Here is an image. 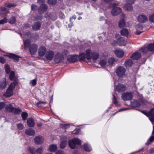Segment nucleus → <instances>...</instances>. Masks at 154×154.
<instances>
[{
  "instance_id": "nucleus-1",
  "label": "nucleus",
  "mask_w": 154,
  "mask_h": 154,
  "mask_svg": "<svg viewBox=\"0 0 154 154\" xmlns=\"http://www.w3.org/2000/svg\"><path fill=\"white\" fill-rule=\"evenodd\" d=\"M86 54L85 53H81L78 56L80 60L84 61L86 58L88 60L92 59L94 62H96V52H92L91 48H88L85 51Z\"/></svg>"
},
{
  "instance_id": "nucleus-2",
  "label": "nucleus",
  "mask_w": 154,
  "mask_h": 154,
  "mask_svg": "<svg viewBox=\"0 0 154 154\" xmlns=\"http://www.w3.org/2000/svg\"><path fill=\"white\" fill-rule=\"evenodd\" d=\"M68 143L71 148L74 149L75 148L76 145H80L81 144V141L78 138H75L69 140Z\"/></svg>"
},
{
  "instance_id": "nucleus-3",
  "label": "nucleus",
  "mask_w": 154,
  "mask_h": 154,
  "mask_svg": "<svg viewBox=\"0 0 154 154\" xmlns=\"http://www.w3.org/2000/svg\"><path fill=\"white\" fill-rule=\"evenodd\" d=\"M154 50V42L152 44H149L146 47H143L140 49V52L143 54H146L148 51H150Z\"/></svg>"
},
{
  "instance_id": "nucleus-4",
  "label": "nucleus",
  "mask_w": 154,
  "mask_h": 154,
  "mask_svg": "<svg viewBox=\"0 0 154 154\" xmlns=\"http://www.w3.org/2000/svg\"><path fill=\"white\" fill-rule=\"evenodd\" d=\"M112 5L113 8L111 11V13L112 15L116 16L118 15L122 12V10L119 7L116 6L118 5L117 4H113Z\"/></svg>"
},
{
  "instance_id": "nucleus-5",
  "label": "nucleus",
  "mask_w": 154,
  "mask_h": 154,
  "mask_svg": "<svg viewBox=\"0 0 154 154\" xmlns=\"http://www.w3.org/2000/svg\"><path fill=\"white\" fill-rule=\"evenodd\" d=\"M64 59L63 55L61 53H57L55 56L54 61L56 63H57L62 62Z\"/></svg>"
},
{
  "instance_id": "nucleus-6",
  "label": "nucleus",
  "mask_w": 154,
  "mask_h": 154,
  "mask_svg": "<svg viewBox=\"0 0 154 154\" xmlns=\"http://www.w3.org/2000/svg\"><path fill=\"white\" fill-rule=\"evenodd\" d=\"M125 69L123 66H119L117 68L116 72L119 77H122L125 75Z\"/></svg>"
},
{
  "instance_id": "nucleus-7",
  "label": "nucleus",
  "mask_w": 154,
  "mask_h": 154,
  "mask_svg": "<svg viewBox=\"0 0 154 154\" xmlns=\"http://www.w3.org/2000/svg\"><path fill=\"white\" fill-rule=\"evenodd\" d=\"M79 59L78 55L76 54H71L67 57V60L70 63H75L78 61Z\"/></svg>"
},
{
  "instance_id": "nucleus-8",
  "label": "nucleus",
  "mask_w": 154,
  "mask_h": 154,
  "mask_svg": "<svg viewBox=\"0 0 154 154\" xmlns=\"http://www.w3.org/2000/svg\"><path fill=\"white\" fill-rule=\"evenodd\" d=\"M34 143L37 145L41 144L44 141L43 137L41 136H36L34 139Z\"/></svg>"
},
{
  "instance_id": "nucleus-9",
  "label": "nucleus",
  "mask_w": 154,
  "mask_h": 154,
  "mask_svg": "<svg viewBox=\"0 0 154 154\" xmlns=\"http://www.w3.org/2000/svg\"><path fill=\"white\" fill-rule=\"evenodd\" d=\"M8 82L6 78H4L0 81V90H3L6 87Z\"/></svg>"
},
{
  "instance_id": "nucleus-10",
  "label": "nucleus",
  "mask_w": 154,
  "mask_h": 154,
  "mask_svg": "<svg viewBox=\"0 0 154 154\" xmlns=\"http://www.w3.org/2000/svg\"><path fill=\"white\" fill-rule=\"evenodd\" d=\"M9 12L8 9H7L5 7H0V16L1 17L6 16Z\"/></svg>"
},
{
  "instance_id": "nucleus-11",
  "label": "nucleus",
  "mask_w": 154,
  "mask_h": 154,
  "mask_svg": "<svg viewBox=\"0 0 154 154\" xmlns=\"http://www.w3.org/2000/svg\"><path fill=\"white\" fill-rule=\"evenodd\" d=\"M38 46L36 44H34L31 45L29 48V51L32 55H34L37 51Z\"/></svg>"
},
{
  "instance_id": "nucleus-12",
  "label": "nucleus",
  "mask_w": 154,
  "mask_h": 154,
  "mask_svg": "<svg viewBox=\"0 0 154 154\" xmlns=\"http://www.w3.org/2000/svg\"><path fill=\"white\" fill-rule=\"evenodd\" d=\"M122 98L124 100H130L132 98V95L128 92L123 93L122 95Z\"/></svg>"
},
{
  "instance_id": "nucleus-13",
  "label": "nucleus",
  "mask_w": 154,
  "mask_h": 154,
  "mask_svg": "<svg viewBox=\"0 0 154 154\" xmlns=\"http://www.w3.org/2000/svg\"><path fill=\"white\" fill-rule=\"evenodd\" d=\"M48 9V6L46 4H42L38 8V12L39 13H43L46 11Z\"/></svg>"
},
{
  "instance_id": "nucleus-14",
  "label": "nucleus",
  "mask_w": 154,
  "mask_h": 154,
  "mask_svg": "<svg viewBox=\"0 0 154 154\" xmlns=\"http://www.w3.org/2000/svg\"><path fill=\"white\" fill-rule=\"evenodd\" d=\"M116 89L118 92H121L125 91L126 89V88L125 85L121 84H119L117 85Z\"/></svg>"
},
{
  "instance_id": "nucleus-15",
  "label": "nucleus",
  "mask_w": 154,
  "mask_h": 154,
  "mask_svg": "<svg viewBox=\"0 0 154 154\" xmlns=\"http://www.w3.org/2000/svg\"><path fill=\"white\" fill-rule=\"evenodd\" d=\"M138 21L141 23H144L147 20V17L143 14H140L137 17Z\"/></svg>"
},
{
  "instance_id": "nucleus-16",
  "label": "nucleus",
  "mask_w": 154,
  "mask_h": 154,
  "mask_svg": "<svg viewBox=\"0 0 154 154\" xmlns=\"http://www.w3.org/2000/svg\"><path fill=\"white\" fill-rule=\"evenodd\" d=\"M6 56L8 57L9 59H12L15 62H18L19 58L21 57L15 54L12 53H10L9 55H6Z\"/></svg>"
},
{
  "instance_id": "nucleus-17",
  "label": "nucleus",
  "mask_w": 154,
  "mask_h": 154,
  "mask_svg": "<svg viewBox=\"0 0 154 154\" xmlns=\"http://www.w3.org/2000/svg\"><path fill=\"white\" fill-rule=\"evenodd\" d=\"M54 53L52 51H48L45 55L46 58L48 60H51L54 57Z\"/></svg>"
},
{
  "instance_id": "nucleus-18",
  "label": "nucleus",
  "mask_w": 154,
  "mask_h": 154,
  "mask_svg": "<svg viewBox=\"0 0 154 154\" xmlns=\"http://www.w3.org/2000/svg\"><path fill=\"white\" fill-rule=\"evenodd\" d=\"M18 83V79H16L13 82H11L9 85L8 88L14 91L15 86L17 85Z\"/></svg>"
},
{
  "instance_id": "nucleus-19",
  "label": "nucleus",
  "mask_w": 154,
  "mask_h": 154,
  "mask_svg": "<svg viewBox=\"0 0 154 154\" xmlns=\"http://www.w3.org/2000/svg\"><path fill=\"white\" fill-rule=\"evenodd\" d=\"M47 51L46 48L43 46L41 47L38 50V55L41 57L44 56L46 54Z\"/></svg>"
},
{
  "instance_id": "nucleus-20",
  "label": "nucleus",
  "mask_w": 154,
  "mask_h": 154,
  "mask_svg": "<svg viewBox=\"0 0 154 154\" xmlns=\"http://www.w3.org/2000/svg\"><path fill=\"white\" fill-rule=\"evenodd\" d=\"M114 53L117 57L119 58L122 57L124 55V52L120 49H117L114 51Z\"/></svg>"
},
{
  "instance_id": "nucleus-21",
  "label": "nucleus",
  "mask_w": 154,
  "mask_h": 154,
  "mask_svg": "<svg viewBox=\"0 0 154 154\" xmlns=\"http://www.w3.org/2000/svg\"><path fill=\"white\" fill-rule=\"evenodd\" d=\"M41 23L39 22H35L32 26V29L33 30L37 31L39 30L41 28Z\"/></svg>"
},
{
  "instance_id": "nucleus-22",
  "label": "nucleus",
  "mask_w": 154,
  "mask_h": 154,
  "mask_svg": "<svg viewBox=\"0 0 154 154\" xmlns=\"http://www.w3.org/2000/svg\"><path fill=\"white\" fill-rule=\"evenodd\" d=\"M27 125L29 127L33 128L35 126L34 120L32 117H29L27 119Z\"/></svg>"
},
{
  "instance_id": "nucleus-23",
  "label": "nucleus",
  "mask_w": 154,
  "mask_h": 154,
  "mask_svg": "<svg viewBox=\"0 0 154 154\" xmlns=\"http://www.w3.org/2000/svg\"><path fill=\"white\" fill-rule=\"evenodd\" d=\"M13 91L8 88L5 93L3 94V96L5 97H10L13 95Z\"/></svg>"
},
{
  "instance_id": "nucleus-24",
  "label": "nucleus",
  "mask_w": 154,
  "mask_h": 154,
  "mask_svg": "<svg viewBox=\"0 0 154 154\" xmlns=\"http://www.w3.org/2000/svg\"><path fill=\"white\" fill-rule=\"evenodd\" d=\"M117 42L118 44L120 45L124 46L126 45L127 44L126 40L122 37H121V38L117 40Z\"/></svg>"
},
{
  "instance_id": "nucleus-25",
  "label": "nucleus",
  "mask_w": 154,
  "mask_h": 154,
  "mask_svg": "<svg viewBox=\"0 0 154 154\" xmlns=\"http://www.w3.org/2000/svg\"><path fill=\"white\" fill-rule=\"evenodd\" d=\"M135 28L137 30L135 32V33L137 35H139L143 32L142 31L143 26L141 25L138 24L137 25L135 26Z\"/></svg>"
},
{
  "instance_id": "nucleus-26",
  "label": "nucleus",
  "mask_w": 154,
  "mask_h": 154,
  "mask_svg": "<svg viewBox=\"0 0 154 154\" xmlns=\"http://www.w3.org/2000/svg\"><path fill=\"white\" fill-rule=\"evenodd\" d=\"M26 134L29 136H34L35 134V131L32 128H29L26 129L25 131Z\"/></svg>"
},
{
  "instance_id": "nucleus-27",
  "label": "nucleus",
  "mask_w": 154,
  "mask_h": 154,
  "mask_svg": "<svg viewBox=\"0 0 154 154\" xmlns=\"http://www.w3.org/2000/svg\"><path fill=\"white\" fill-rule=\"evenodd\" d=\"M142 100L140 99L138 100H135L133 102V105L135 107H139L142 103Z\"/></svg>"
},
{
  "instance_id": "nucleus-28",
  "label": "nucleus",
  "mask_w": 154,
  "mask_h": 154,
  "mask_svg": "<svg viewBox=\"0 0 154 154\" xmlns=\"http://www.w3.org/2000/svg\"><path fill=\"white\" fill-rule=\"evenodd\" d=\"M5 109L7 112H13L14 107H13L11 104H9L6 106Z\"/></svg>"
},
{
  "instance_id": "nucleus-29",
  "label": "nucleus",
  "mask_w": 154,
  "mask_h": 154,
  "mask_svg": "<svg viewBox=\"0 0 154 154\" xmlns=\"http://www.w3.org/2000/svg\"><path fill=\"white\" fill-rule=\"evenodd\" d=\"M141 56V54L139 52H136L133 54L131 56V58L134 60L138 59Z\"/></svg>"
},
{
  "instance_id": "nucleus-30",
  "label": "nucleus",
  "mask_w": 154,
  "mask_h": 154,
  "mask_svg": "<svg viewBox=\"0 0 154 154\" xmlns=\"http://www.w3.org/2000/svg\"><path fill=\"white\" fill-rule=\"evenodd\" d=\"M31 44V42L29 39H26L24 41V45L25 49L29 48Z\"/></svg>"
},
{
  "instance_id": "nucleus-31",
  "label": "nucleus",
  "mask_w": 154,
  "mask_h": 154,
  "mask_svg": "<svg viewBox=\"0 0 154 154\" xmlns=\"http://www.w3.org/2000/svg\"><path fill=\"white\" fill-rule=\"evenodd\" d=\"M132 4L127 3L124 5V9L128 11H130L133 9V7L131 5Z\"/></svg>"
},
{
  "instance_id": "nucleus-32",
  "label": "nucleus",
  "mask_w": 154,
  "mask_h": 154,
  "mask_svg": "<svg viewBox=\"0 0 154 154\" xmlns=\"http://www.w3.org/2000/svg\"><path fill=\"white\" fill-rule=\"evenodd\" d=\"M9 78L11 81H14L16 79H18L15 76V73L13 71H11L9 73Z\"/></svg>"
},
{
  "instance_id": "nucleus-33",
  "label": "nucleus",
  "mask_w": 154,
  "mask_h": 154,
  "mask_svg": "<svg viewBox=\"0 0 154 154\" xmlns=\"http://www.w3.org/2000/svg\"><path fill=\"white\" fill-rule=\"evenodd\" d=\"M57 145L55 144H52L49 147V151L52 152H55L57 149Z\"/></svg>"
},
{
  "instance_id": "nucleus-34",
  "label": "nucleus",
  "mask_w": 154,
  "mask_h": 154,
  "mask_svg": "<svg viewBox=\"0 0 154 154\" xmlns=\"http://www.w3.org/2000/svg\"><path fill=\"white\" fill-rule=\"evenodd\" d=\"M116 62L115 59L113 57H111L108 60V65L107 66L109 65L112 66L113 65V64L115 62Z\"/></svg>"
},
{
  "instance_id": "nucleus-35",
  "label": "nucleus",
  "mask_w": 154,
  "mask_h": 154,
  "mask_svg": "<svg viewBox=\"0 0 154 154\" xmlns=\"http://www.w3.org/2000/svg\"><path fill=\"white\" fill-rule=\"evenodd\" d=\"M121 33L122 35L127 36L129 34V31L128 29L123 28L121 30Z\"/></svg>"
},
{
  "instance_id": "nucleus-36",
  "label": "nucleus",
  "mask_w": 154,
  "mask_h": 154,
  "mask_svg": "<svg viewBox=\"0 0 154 154\" xmlns=\"http://www.w3.org/2000/svg\"><path fill=\"white\" fill-rule=\"evenodd\" d=\"M67 144V140L66 139H63L61 140L60 144V147L61 149L65 148Z\"/></svg>"
},
{
  "instance_id": "nucleus-37",
  "label": "nucleus",
  "mask_w": 154,
  "mask_h": 154,
  "mask_svg": "<svg viewBox=\"0 0 154 154\" xmlns=\"http://www.w3.org/2000/svg\"><path fill=\"white\" fill-rule=\"evenodd\" d=\"M84 149L87 152H90L91 151V146L88 144L85 143L84 144Z\"/></svg>"
},
{
  "instance_id": "nucleus-38",
  "label": "nucleus",
  "mask_w": 154,
  "mask_h": 154,
  "mask_svg": "<svg viewBox=\"0 0 154 154\" xmlns=\"http://www.w3.org/2000/svg\"><path fill=\"white\" fill-rule=\"evenodd\" d=\"M125 22L124 19L121 20L119 22V26L120 28H122L125 26Z\"/></svg>"
},
{
  "instance_id": "nucleus-39",
  "label": "nucleus",
  "mask_w": 154,
  "mask_h": 154,
  "mask_svg": "<svg viewBox=\"0 0 154 154\" xmlns=\"http://www.w3.org/2000/svg\"><path fill=\"white\" fill-rule=\"evenodd\" d=\"M133 63V61L131 60H129L125 62L124 65L126 67H128L131 66Z\"/></svg>"
},
{
  "instance_id": "nucleus-40",
  "label": "nucleus",
  "mask_w": 154,
  "mask_h": 154,
  "mask_svg": "<svg viewBox=\"0 0 154 154\" xmlns=\"http://www.w3.org/2000/svg\"><path fill=\"white\" fill-rule=\"evenodd\" d=\"M98 63L102 67H104L106 65L107 62L105 60H102L99 62Z\"/></svg>"
},
{
  "instance_id": "nucleus-41",
  "label": "nucleus",
  "mask_w": 154,
  "mask_h": 154,
  "mask_svg": "<svg viewBox=\"0 0 154 154\" xmlns=\"http://www.w3.org/2000/svg\"><path fill=\"white\" fill-rule=\"evenodd\" d=\"M28 150L30 153L32 154H35L36 153V149L33 146L29 147Z\"/></svg>"
},
{
  "instance_id": "nucleus-42",
  "label": "nucleus",
  "mask_w": 154,
  "mask_h": 154,
  "mask_svg": "<svg viewBox=\"0 0 154 154\" xmlns=\"http://www.w3.org/2000/svg\"><path fill=\"white\" fill-rule=\"evenodd\" d=\"M6 7L11 8V7H14L17 6V5L14 3H5V4Z\"/></svg>"
},
{
  "instance_id": "nucleus-43",
  "label": "nucleus",
  "mask_w": 154,
  "mask_h": 154,
  "mask_svg": "<svg viewBox=\"0 0 154 154\" xmlns=\"http://www.w3.org/2000/svg\"><path fill=\"white\" fill-rule=\"evenodd\" d=\"M16 21V18L14 16H12L11 17L8 21V23L10 24H14Z\"/></svg>"
},
{
  "instance_id": "nucleus-44",
  "label": "nucleus",
  "mask_w": 154,
  "mask_h": 154,
  "mask_svg": "<svg viewBox=\"0 0 154 154\" xmlns=\"http://www.w3.org/2000/svg\"><path fill=\"white\" fill-rule=\"evenodd\" d=\"M23 120L25 121L28 116V114L26 112H23L21 115Z\"/></svg>"
},
{
  "instance_id": "nucleus-45",
  "label": "nucleus",
  "mask_w": 154,
  "mask_h": 154,
  "mask_svg": "<svg viewBox=\"0 0 154 154\" xmlns=\"http://www.w3.org/2000/svg\"><path fill=\"white\" fill-rule=\"evenodd\" d=\"M5 68L6 73L7 74H9L11 71V68L9 65L8 64H6L5 66Z\"/></svg>"
},
{
  "instance_id": "nucleus-46",
  "label": "nucleus",
  "mask_w": 154,
  "mask_h": 154,
  "mask_svg": "<svg viewBox=\"0 0 154 154\" xmlns=\"http://www.w3.org/2000/svg\"><path fill=\"white\" fill-rule=\"evenodd\" d=\"M148 113L149 118L151 117H153L154 116V108L151 109L148 112Z\"/></svg>"
},
{
  "instance_id": "nucleus-47",
  "label": "nucleus",
  "mask_w": 154,
  "mask_h": 154,
  "mask_svg": "<svg viewBox=\"0 0 154 154\" xmlns=\"http://www.w3.org/2000/svg\"><path fill=\"white\" fill-rule=\"evenodd\" d=\"M113 98L112 99V102L116 105L118 106L119 105V103L118 102L116 96L114 94H113Z\"/></svg>"
},
{
  "instance_id": "nucleus-48",
  "label": "nucleus",
  "mask_w": 154,
  "mask_h": 154,
  "mask_svg": "<svg viewBox=\"0 0 154 154\" xmlns=\"http://www.w3.org/2000/svg\"><path fill=\"white\" fill-rule=\"evenodd\" d=\"M8 19L6 17H4L3 19L0 20V25L3 24L7 23Z\"/></svg>"
},
{
  "instance_id": "nucleus-49",
  "label": "nucleus",
  "mask_w": 154,
  "mask_h": 154,
  "mask_svg": "<svg viewBox=\"0 0 154 154\" xmlns=\"http://www.w3.org/2000/svg\"><path fill=\"white\" fill-rule=\"evenodd\" d=\"M21 112V110L20 109L14 108V111L13 113H14V114H20V112Z\"/></svg>"
},
{
  "instance_id": "nucleus-50",
  "label": "nucleus",
  "mask_w": 154,
  "mask_h": 154,
  "mask_svg": "<svg viewBox=\"0 0 154 154\" xmlns=\"http://www.w3.org/2000/svg\"><path fill=\"white\" fill-rule=\"evenodd\" d=\"M149 20L150 22L154 23V14H153L149 16Z\"/></svg>"
},
{
  "instance_id": "nucleus-51",
  "label": "nucleus",
  "mask_w": 154,
  "mask_h": 154,
  "mask_svg": "<svg viewBox=\"0 0 154 154\" xmlns=\"http://www.w3.org/2000/svg\"><path fill=\"white\" fill-rule=\"evenodd\" d=\"M43 151V149L42 147L38 148L36 149V153L37 154H42V152Z\"/></svg>"
},
{
  "instance_id": "nucleus-52",
  "label": "nucleus",
  "mask_w": 154,
  "mask_h": 154,
  "mask_svg": "<svg viewBox=\"0 0 154 154\" xmlns=\"http://www.w3.org/2000/svg\"><path fill=\"white\" fill-rule=\"evenodd\" d=\"M48 3L50 5H54L57 2V0H48Z\"/></svg>"
},
{
  "instance_id": "nucleus-53",
  "label": "nucleus",
  "mask_w": 154,
  "mask_h": 154,
  "mask_svg": "<svg viewBox=\"0 0 154 154\" xmlns=\"http://www.w3.org/2000/svg\"><path fill=\"white\" fill-rule=\"evenodd\" d=\"M42 16L41 15L36 16L35 17V20L36 21L42 20Z\"/></svg>"
},
{
  "instance_id": "nucleus-54",
  "label": "nucleus",
  "mask_w": 154,
  "mask_h": 154,
  "mask_svg": "<svg viewBox=\"0 0 154 154\" xmlns=\"http://www.w3.org/2000/svg\"><path fill=\"white\" fill-rule=\"evenodd\" d=\"M17 126L18 129L20 130H22L23 129V125L21 123L17 124Z\"/></svg>"
},
{
  "instance_id": "nucleus-55",
  "label": "nucleus",
  "mask_w": 154,
  "mask_h": 154,
  "mask_svg": "<svg viewBox=\"0 0 154 154\" xmlns=\"http://www.w3.org/2000/svg\"><path fill=\"white\" fill-rule=\"evenodd\" d=\"M154 140V136H152L150 137L149 138V139L148 142L146 143V144H149V141L150 142H152Z\"/></svg>"
},
{
  "instance_id": "nucleus-56",
  "label": "nucleus",
  "mask_w": 154,
  "mask_h": 154,
  "mask_svg": "<svg viewBox=\"0 0 154 154\" xmlns=\"http://www.w3.org/2000/svg\"><path fill=\"white\" fill-rule=\"evenodd\" d=\"M69 53L68 51L67 50H64L61 53L64 56L66 57Z\"/></svg>"
},
{
  "instance_id": "nucleus-57",
  "label": "nucleus",
  "mask_w": 154,
  "mask_h": 154,
  "mask_svg": "<svg viewBox=\"0 0 154 154\" xmlns=\"http://www.w3.org/2000/svg\"><path fill=\"white\" fill-rule=\"evenodd\" d=\"M36 79H35L31 80L30 83L32 84V86H35L36 84Z\"/></svg>"
},
{
  "instance_id": "nucleus-58",
  "label": "nucleus",
  "mask_w": 154,
  "mask_h": 154,
  "mask_svg": "<svg viewBox=\"0 0 154 154\" xmlns=\"http://www.w3.org/2000/svg\"><path fill=\"white\" fill-rule=\"evenodd\" d=\"M6 62V60L2 57H0V62L4 64Z\"/></svg>"
},
{
  "instance_id": "nucleus-59",
  "label": "nucleus",
  "mask_w": 154,
  "mask_h": 154,
  "mask_svg": "<svg viewBox=\"0 0 154 154\" xmlns=\"http://www.w3.org/2000/svg\"><path fill=\"white\" fill-rule=\"evenodd\" d=\"M5 106V103L4 102H0V110L3 108Z\"/></svg>"
},
{
  "instance_id": "nucleus-60",
  "label": "nucleus",
  "mask_w": 154,
  "mask_h": 154,
  "mask_svg": "<svg viewBox=\"0 0 154 154\" xmlns=\"http://www.w3.org/2000/svg\"><path fill=\"white\" fill-rule=\"evenodd\" d=\"M42 103L45 104L46 103L44 101H39L37 103V106L38 107L41 106H42L41 105V104Z\"/></svg>"
},
{
  "instance_id": "nucleus-61",
  "label": "nucleus",
  "mask_w": 154,
  "mask_h": 154,
  "mask_svg": "<svg viewBox=\"0 0 154 154\" xmlns=\"http://www.w3.org/2000/svg\"><path fill=\"white\" fill-rule=\"evenodd\" d=\"M37 6L36 5H31V8L32 11H36L37 9Z\"/></svg>"
},
{
  "instance_id": "nucleus-62",
  "label": "nucleus",
  "mask_w": 154,
  "mask_h": 154,
  "mask_svg": "<svg viewBox=\"0 0 154 154\" xmlns=\"http://www.w3.org/2000/svg\"><path fill=\"white\" fill-rule=\"evenodd\" d=\"M79 132V130H74L72 132V133L73 134H78Z\"/></svg>"
},
{
  "instance_id": "nucleus-63",
  "label": "nucleus",
  "mask_w": 154,
  "mask_h": 154,
  "mask_svg": "<svg viewBox=\"0 0 154 154\" xmlns=\"http://www.w3.org/2000/svg\"><path fill=\"white\" fill-rule=\"evenodd\" d=\"M149 120L151 122L152 124L153 125L154 123V116L149 117Z\"/></svg>"
},
{
  "instance_id": "nucleus-64",
  "label": "nucleus",
  "mask_w": 154,
  "mask_h": 154,
  "mask_svg": "<svg viewBox=\"0 0 154 154\" xmlns=\"http://www.w3.org/2000/svg\"><path fill=\"white\" fill-rule=\"evenodd\" d=\"M56 154H65L63 151L62 150H58L56 152Z\"/></svg>"
}]
</instances>
